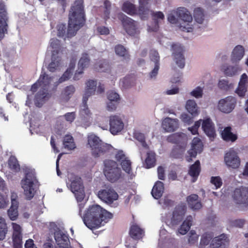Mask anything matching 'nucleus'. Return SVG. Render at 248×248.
I'll return each mask as SVG.
<instances>
[{
	"mask_svg": "<svg viewBox=\"0 0 248 248\" xmlns=\"http://www.w3.org/2000/svg\"><path fill=\"white\" fill-rule=\"evenodd\" d=\"M187 139L186 135L185 134L176 133L169 136L167 140L169 142L172 143H182L183 145V147H184Z\"/></svg>",
	"mask_w": 248,
	"mask_h": 248,
	"instance_id": "obj_26",
	"label": "nucleus"
},
{
	"mask_svg": "<svg viewBox=\"0 0 248 248\" xmlns=\"http://www.w3.org/2000/svg\"><path fill=\"white\" fill-rule=\"evenodd\" d=\"M245 54V49L241 45L236 46L232 50L231 60L232 63H238L243 58Z\"/></svg>",
	"mask_w": 248,
	"mask_h": 248,
	"instance_id": "obj_25",
	"label": "nucleus"
},
{
	"mask_svg": "<svg viewBox=\"0 0 248 248\" xmlns=\"http://www.w3.org/2000/svg\"><path fill=\"white\" fill-rule=\"evenodd\" d=\"M9 204V200L6 196L0 193V209L6 208Z\"/></svg>",
	"mask_w": 248,
	"mask_h": 248,
	"instance_id": "obj_59",
	"label": "nucleus"
},
{
	"mask_svg": "<svg viewBox=\"0 0 248 248\" xmlns=\"http://www.w3.org/2000/svg\"><path fill=\"white\" fill-rule=\"evenodd\" d=\"M88 100V97H86V96H83V108H82L80 111V115L82 120H83L84 121L88 122H90V121L91 119V115L92 113L91 112L90 110H89L87 104V102Z\"/></svg>",
	"mask_w": 248,
	"mask_h": 248,
	"instance_id": "obj_29",
	"label": "nucleus"
},
{
	"mask_svg": "<svg viewBox=\"0 0 248 248\" xmlns=\"http://www.w3.org/2000/svg\"><path fill=\"white\" fill-rule=\"evenodd\" d=\"M193 218L191 216H187L182 224L178 229V233L181 235L186 234L192 225Z\"/></svg>",
	"mask_w": 248,
	"mask_h": 248,
	"instance_id": "obj_32",
	"label": "nucleus"
},
{
	"mask_svg": "<svg viewBox=\"0 0 248 248\" xmlns=\"http://www.w3.org/2000/svg\"><path fill=\"white\" fill-rule=\"evenodd\" d=\"M12 226L13 229L12 235H22L21 233V227L16 223L13 222Z\"/></svg>",
	"mask_w": 248,
	"mask_h": 248,
	"instance_id": "obj_62",
	"label": "nucleus"
},
{
	"mask_svg": "<svg viewBox=\"0 0 248 248\" xmlns=\"http://www.w3.org/2000/svg\"><path fill=\"white\" fill-rule=\"evenodd\" d=\"M186 206L184 204L179 205L175 208L171 218L172 224L176 225L182 220L186 213Z\"/></svg>",
	"mask_w": 248,
	"mask_h": 248,
	"instance_id": "obj_24",
	"label": "nucleus"
},
{
	"mask_svg": "<svg viewBox=\"0 0 248 248\" xmlns=\"http://www.w3.org/2000/svg\"><path fill=\"white\" fill-rule=\"evenodd\" d=\"M63 145L65 148L72 150L75 148V144L73 137L70 135H66L64 138Z\"/></svg>",
	"mask_w": 248,
	"mask_h": 248,
	"instance_id": "obj_48",
	"label": "nucleus"
},
{
	"mask_svg": "<svg viewBox=\"0 0 248 248\" xmlns=\"http://www.w3.org/2000/svg\"><path fill=\"white\" fill-rule=\"evenodd\" d=\"M8 232V226L5 219L0 217V241L3 240Z\"/></svg>",
	"mask_w": 248,
	"mask_h": 248,
	"instance_id": "obj_44",
	"label": "nucleus"
},
{
	"mask_svg": "<svg viewBox=\"0 0 248 248\" xmlns=\"http://www.w3.org/2000/svg\"><path fill=\"white\" fill-rule=\"evenodd\" d=\"M130 235L135 239L141 238L143 235V232L138 225H133L130 228Z\"/></svg>",
	"mask_w": 248,
	"mask_h": 248,
	"instance_id": "obj_40",
	"label": "nucleus"
},
{
	"mask_svg": "<svg viewBox=\"0 0 248 248\" xmlns=\"http://www.w3.org/2000/svg\"><path fill=\"white\" fill-rule=\"evenodd\" d=\"M185 108L193 116H196L200 113L199 108L196 101L193 99H189L186 101Z\"/></svg>",
	"mask_w": 248,
	"mask_h": 248,
	"instance_id": "obj_28",
	"label": "nucleus"
},
{
	"mask_svg": "<svg viewBox=\"0 0 248 248\" xmlns=\"http://www.w3.org/2000/svg\"><path fill=\"white\" fill-rule=\"evenodd\" d=\"M122 10L124 12L130 15L138 14L140 16L139 14V10L137 11L135 6L132 3L129 1H126L124 2L122 7Z\"/></svg>",
	"mask_w": 248,
	"mask_h": 248,
	"instance_id": "obj_41",
	"label": "nucleus"
},
{
	"mask_svg": "<svg viewBox=\"0 0 248 248\" xmlns=\"http://www.w3.org/2000/svg\"><path fill=\"white\" fill-rule=\"evenodd\" d=\"M194 17L198 23H203L204 21V15L201 8H197L194 10Z\"/></svg>",
	"mask_w": 248,
	"mask_h": 248,
	"instance_id": "obj_47",
	"label": "nucleus"
},
{
	"mask_svg": "<svg viewBox=\"0 0 248 248\" xmlns=\"http://www.w3.org/2000/svg\"><path fill=\"white\" fill-rule=\"evenodd\" d=\"M50 46L53 48L55 49L53 51H55L54 53L57 55L59 52V49L60 47V41L57 39L52 38L50 40Z\"/></svg>",
	"mask_w": 248,
	"mask_h": 248,
	"instance_id": "obj_58",
	"label": "nucleus"
},
{
	"mask_svg": "<svg viewBox=\"0 0 248 248\" xmlns=\"http://www.w3.org/2000/svg\"><path fill=\"white\" fill-rule=\"evenodd\" d=\"M134 138L138 140L141 144V145L144 148L147 149L148 148V144L145 140L144 135L140 132H136L134 135Z\"/></svg>",
	"mask_w": 248,
	"mask_h": 248,
	"instance_id": "obj_50",
	"label": "nucleus"
},
{
	"mask_svg": "<svg viewBox=\"0 0 248 248\" xmlns=\"http://www.w3.org/2000/svg\"><path fill=\"white\" fill-rule=\"evenodd\" d=\"M56 242L60 248H70V241L68 236L64 233L57 232L54 233Z\"/></svg>",
	"mask_w": 248,
	"mask_h": 248,
	"instance_id": "obj_23",
	"label": "nucleus"
},
{
	"mask_svg": "<svg viewBox=\"0 0 248 248\" xmlns=\"http://www.w3.org/2000/svg\"><path fill=\"white\" fill-rule=\"evenodd\" d=\"M203 87L197 86L190 92L189 94L196 98H201L203 96Z\"/></svg>",
	"mask_w": 248,
	"mask_h": 248,
	"instance_id": "obj_51",
	"label": "nucleus"
},
{
	"mask_svg": "<svg viewBox=\"0 0 248 248\" xmlns=\"http://www.w3.org/2000/svg\"><path fill=\"white\" fill-rule=\"evenodd\" d=\"M201 124V121L198 120L195 122L193 126L188 128V130L190 131L192 134L196 135L198 133V128Z\"/></svg>",
	"mask_w": 248,
	"mask_h": 248,
	"instance_id": "obj_61",
	"label": "nucleus"
},
{
	"mask_svg": "<svg viewBox=\"0 0 248 248\" xmlns=\"http://www.w3.org/2000/svg\"><path fill=\"white\" fill-rule=\"evenodd\" d=\"M150 58L151 64H160L159 54L155 50H151L150 51Z\"/></svg>",
	"mask_w": 248,
	"mask_h": 248,
	"instance_id": "obj_53",
	"label": "nucleus"
},
{
	"mask_svg": "<svg viewBox=\"0 0 248 248\" xmlns=\"http://www.w3.org/2000/svg\"><path fill=\"white\" fill-rule=\"evenodd\" d=\"M228 241L227 236L222 234L219 236L215 237L212 241V248H219L225 245Z\"/></svg>",
	"mask_w": 248,
	"mask_h": 248,
	"instance_id": "obj_34",
	"label": "nucleus"
},
{
	"mask_svg": "<svg viewBox=\"0 0 248 248\" xmlns=\"http://www.w3.org/2000/svg\"><path fill=\"white\" fill-rule=\"evenodd\" d=\"M212 235L210 233H205L203 234L202 237L200 242V247L201 248L209 244Z\"/></svg>",
	"mask_w": 248,
	"mask_h": 248,
	"instance_id": "obj_54",
	"label": "nucleus"
},
{
	"mask_svg": "<svg viewBox=\"0 0 248 248\" xmlns=\"http://www.w3.org/2000/svg\"><path fill=\"white\" fill-rule=\"evenodd\" d=\"M211 182L216 186V188H219L222 184V180L219 176L212 177L211 179Z\"/></svg>",
	"mask_w": 248,
	"mask_h": 248,
	"instance_id": "obj_63",
	"label": "nucleus"
},
{
	"mask_svg": "<svg viewBox=\"0 0 248 248\" xmlns=\"http://www.w3.org/2000/svg\"><path fill=\"white\" fill-rule=\"evenodd\" d=\"M120 164L123 170L128 174L130 175L131 178H132V169H131V162L128 157H126L123 161L120 162Z\"/></svg>",
	"mask_w": 248,
	"mask_h": 248,
	"instance_id": "obj_46",
	"label": "nucleus"
},
{
	"mask_svg": "<svg viewBox=\"0 0 248 248\" xmlns=\"http://www.w3.org/2000/svg\"><path fill=\"white\" fill-rule=\"evenodd\" d=\"M109 152H110V157L111 158H115L120 163L127 157L123 151L114 149L110 144Z\"/></svg>",
	"mask_w": 248,
	"mask_h": 248,
	"instance_id": "obj_33",
	"label": "nucleus"
},
{
	"mask_svg": "<svg viewBox=\"0 0 248 248\" xmlns=\"http://www.w3.org/2000/svg\"><path fill=\"white\" fill-rule=\"evenodd\" d=\"M176 15L180 18V29L184 31L191 32L194 29L193 18L190 13L185 8L180 7L176 12Z\"/></svg>",
	"mask_w": 248,
	"mask_h": 248,
	"instance_id": "obj_5",
	"label": "nucleus"
},
{
	"mask_svg": "<svg viewBox=\"0 0 248 248\" xmlns=\"http://www.w3.org/2000/svg\"><path fill=\"white\" fill-rule=\"evenodd\" d=\"M8 14L5 5L0 2V41L5 37V34L8 33Z\"/></svg>",
	"mask_w": 248,
	"mask_h": 248,
	"instance_id": "obj_9",
	"label": "nucleus"
},
{
	"mask_svg": "<svg viewBox=\"0 0 248 248\" xmlns=\"http://www.w3.org/2000/svg\"><path fill=\"white\" fill-rule=\"evenodd\" d=\"M201 170L200 163V161L197 160L195 163L192 165L189 170V175L192 177V182H194L196 180L198 176L199 175Z\"/></svg>",
	"mask_w": 248,
	"mask_h": 248,
	"instance_id": "obj_39",
	"label": "nucleus"
},
{
	"mask_svg": "<svg viewBox=\"0 0 248 248\" xmlns=\"http://www.w3.org/2000/svg\"><path fill=\"white\" fill-rule=\"evenodd\" d=\"M162 126L163 129L167 132H173L178 128L179 122L177 119L166 117L162 121Z\"/></svg>",
	"mask_w": 248,
	"mask_h": 248,
	"instance_id": "obj_22",
	"label": "nucleus"
},
{
	"mask_svg": "<svg viewBox=\"0 0 248 248\" xmlns=\"http://www.w3.org/2000/svg\"><path fill=\"white\" fill-rule=\"evenodd\" d=\"M199 235L193 230L190 232L189 233L188 242L190 244L196 243L198 240Z\"/></svg>",
	"mask_w": 248,
	"mask_h": 248,
	"instance_id": "obj_60",
	"label": "nucleus"
},
{
	"mask_svg": "<svg viewBox=\"0 0 248 248\" xmlns=\"http://www.w3.org/2000/svg\"><path fill=\"white\" fill-rule=\"evenodd\" d=\"M155 155L152 151H149L147 153V157L145 159V167L149 169L153 167L155 165Z\"/></svg>",
	"mask_w": 248,
	"mask_h": 248,
	"instance_id": "obj_43",
	"label": "nucleus"
},
{
	"mask_svg": "<svg viewBox=\"0 0 248 248\" xmlns=\"http://www.w3.org/2000/svg\"><path fill=\"white\" fill-rule=\"evenodd\" d=\"M108 68V64L106 60H100L94 64V69L99 72H106Z\"/></svg>",
	"mask_w": 248,
	"mask_h": 248,
	"instance_id": "obj_45",
	"label": "nucleus"
},
{
	"mask_svg": "<svg viewBox=\"0 0 248 248\" xmlns=\"http://www.w3.org/2000/svg\"><path fill=\"white\" fill-rule=\"evenodd\" d=\"M83 0H76L71 6L69 13L67 37L75 36L77 31L85 24V16Z\"/></svg>",
	"mask_w": 248,
	"mask_h": 248,
	"instance_id": "obj_2",
	"label": "nucleus"
},
{
	"mask_svg": "<svg viewBox=\"0 0 248 248\" xmlns=\"http://www.w3.org/2000/svg\"><path fill=\"white\" fill-rule=\"evenodd\" d=\"M163 192V184L160 181H158L154 185L151 193L155 199H158L161 197Z\"/></svg>",
	"mask_w": 248,
	"mask_h": 248,
	"instance_id": "obj_35",
	"label": "nucleus"
},
{
	"mask_svg": "<svg viewBox=\"0 0 248 248\" xmlns=\"http://www.w3.org/2000/svg\"><path fill=\"white\" fill-rule=\"evenodd\" d=\"M52 80L53 77L49 76L46 72L42 71L38 79V82H40L42 88L36 94L34 98V104L36 107L41 108L48 99L49 94L47 92V89Z\"/></svg>",
	"mask_w": 248,
	"mask_h": 248,
	"instance_id": "obj_3",
	"label": "nucleus"
},
{
	"mask_svg": "<svg viewBox=\"0 0 248 248\" xmlns=\"http://www.w3.org/2000/svg\"><path fill=\"white\" fill-rule=\"evenodd\" d=\"M123 117L121 114L109 116V132L113 135H116L124 129Z\"/></svg>",
	"mask_w": 248,
	"mask_h": 248,
	"instance_id": "obj_8",
	"label": "nucleus"
},
{
	"mask_svg": "<svg viewBox=\"0 0 248 248\" xmlns=\"http://www.w3.org/2000/svg\"><path fill=\"white\" fill-rule=\"evenodd\" d=\"M232 63L233 64H226L222 67V71L227 77H232L235 76L242 70V68L239 63Z\"/></svg>",
	"mask_w": 248,
	"mask_h": 248,
	"instance_id": "obj_21",
	"label": "nucleus"
},
{
	"mask_svg": "<svg viewBox=\"0 0 248 248\" xmlns=\"http://www.w3.org/2000/svg\"><path fill=\"white\" fill-rule=\"evenodd\" d=\"M13 248H23L22 235H12Z\"/></svg>",
	"mask_w": 248,
	"mask_h": 248,
	"instance_id": "obj_52",
	"label": "nucleus"
},
{
	"mask_svg": "<svg viewBox=\"0 0 248 248\" xmlns=\"http://www.w3.org/2000/svg\"><path fill=\"white\" fill-rule=\"evenodd\" d=\"M183 48L179 44H173L171 45V51L173 61L178 66L182 68L185 66V59L183 55Z\"/></svg>",
	"mask_w": 248,
	"mask_h": 248,
	"instance_id": "obj_15",
	"label": "nucleus"
},
{
	"mask_svg": "<svg viewBox=\"0 0 248 248\" xmlns=\"http://www.w3.org/2000/svg\"><path fill=\"white\" fill-rule=\"evenodd\" d=\"M202 143L200 139L194 138L191 144V148L188 151L189 156L186 157V160L189 162L191 161V157H195L197 153H200L202 150Z\"/></svg>",
	"mask_w": 248,
	"mask_h": 248,
	"instance_id": "obj_19",
	"label": "nucleus"
},
{
	"mask_svg": "<svg viewBox=\"0 0 248 248\" xmlns=\"http://www.w3.org/2000/svg\"><path fill=\"white\" fill-rule=\"evenodd\" d=\"M235 104L236 100L234 97L228 96L218 101L217 108L222 112L229 113L234 109Z\"/></svg>",
	"mask_w": 248,
	"mask_h": 248,
	"instance_id": "obj_11",
	"label": "nucleus"
},
{
	"mask_svg": "<svg viewBox=\"0 0 248 248\" xmlns=\"http://www.w3.org/2000/svg\"><path fill=\"white\" fill-rule=\"evenodd\" d=\"M187 202L189 206L193 210H198L202 208L201 202L198 200V196L192 194L187 198Z\"/></svg>",
	"mask_w": 248,
	"mask_h": 248,
	"instance_id": "obj_31",
	"label": "nucleus"
},
{
	"mask_svg": "<svg viewBox=\"0 0 248 248\" xmlns=\"http://www.w3.org/2000/svg\"><path fill=\"white\" fill-rule=\"evenodd\" d=\"M234 201L237 204H248V186L236 188L232 195Z\"/></svg>",
	"mask_w": 248,
	"mask_h": 248,
	"instance_id": "obj_16",
	"label": "nucleus"
},
{
	"mask_svg": "<svg viewBox=\"0 0 248 248\" xmlns=\"http://www.w3.org/2000/svg\"><path fill=\"white\" fill-rule=\"evenodd\" d=\"M36 181V178L34 174L31 172L27 173L24 179L21 180V186L24 189L27 200H30L34 197L35 191L33 188V185Z\"/></svg>",
	"mask_w": 248,
	"mask_h": 248,
	"instance_id": "obj_6",
	"label": "nucleus"
},
{
	"mask_svg": "<svg viewBox=\"0 0 248 248\" xmlns=\"http://www.w3.org/2000/svg\"><path fill=\"white\" fill-rule=\"evenodd\" d=\"M11 205L10 208L7 210V215L9 218L13 221L16 220L18 217V206L19 202L18 196L15 192L11 194Z\"/></svg>",
	"mask_w": 248,
	"mask_h": 248,
	"instance_id": "obj_13",
	"label": "nucleus"
},
{
	"mask_svg": "<svg viewBox=\"0 0 248 248\" xmlns=\"http://www.w3.org/2000/svg\"><path fill=\"white\" fill-rule=\"evenodd\" d=\"M218 86L221 89L227 90L232 88L233 87V84L229 83L227 80L221 79L218 81Z\"/></svg>",
	"mask_w": 248,
	"mask_h": 248,
	"instance_id": "obj_55",
	"label": "nucleus"
},
{
	"mask_svg": "<svg viewBox=\"0 0 248 248\" xmlns=\"http://www.w3.org/2000/svg\"><path fill=\"white\" fill-rule=\"evenodd\" d=\"M146 8L148 9L149 11V13L148 14H146V16L143 18H140L142 19H146L150 15H152L153 16V19L154 20L155 22V25L153 27H151L150 26H148V31L149 32H152V31H156L159 28L158 24L161 22V21H162L164 19V14L161 12H156L155 13H153L151 11H150L148 8V6L147 5L144 6V9H143L142 12H144V14H145Z\"/></svg>",
	"mask_w": 248,
	"mask_h": 248,
	"instance_id": "obj_12",
	"label": "nucleus"
},
{
	"mask_svg": "<svg viewBox=\"0 0 248 248\" xmlns=\"http://www.w3.org/2000/svg\"><path fill=\"white\" fill-rule=\"evenodd\" d=\"M121 101L120 95L114 90L109 92V111L115 110Z\"/></svg>",
	"mask_w": 248,
	"mask_h": 248,
	"instance_id": "obj_27",
	"label": "nucleus"
},
{
	"mask_svg": "<svg viewBox=\"0 0 248 248\" xmlns=\"http://www.w3.org/2000/svg\"><path fill=\"white\" fill-rule=\"evenodd\" d=\"M67 185L74 194L78 202H82L85 197L84 186L81 178L74 173L68 175Z\"/></svg>",
	"mask_w": 248,
	"mask_h": 248,
	"instance_id": "obj_4",
	"label": "nucleus"
},
{
	"mask_svg": "<svg viewBox=\"0 0 248 248\" xmlns=\"http://www.w3.org/2000/svg\"><path fill=\"white\" fill-rule=\"evenodd\" d=\"M98 197L102 201L108 203V189H102L98 191Z\"/></svg>",
	"mask_w": 248,
	"mask_h": 248,
	"instance_id": "obj_56",
	"label": "nucleus"
},
{
	"mask_svg": "<svg viewBox=\"0 0 248 248\" xmlns=\"http://www.w3.org/2000/svg\"><path fill=\"white\" fill-rule=\"evenodd\" d=\"M86 87L85 89V95L86 97H89L94 93L96 88V81L93 80H89L86 83Z\"/></svg>",
	"mask_w": 248,
	"mask_h": 248,
	"instance_id": "obj_38",
	"label": "nucleus"
},
{
	"mask_svg": "<svg viewBox=\"0 0 248 248\" xmlns=\"http://www.w3.org/2000/svg\"><path fill=\"white\" fill-rule=\"evenodd\" d=\"M75 112H67L64 115L65 120L69 123H72L76 118Z\"/></svg>",
	"mask_w": 248,
	"mask_h": 248,
	"instance_id": "obj_64",
	"label": "nucleus"
},
{
	"mask_svg": "<svg viewBox=\"0 0 248 248\" xmlns=\"http://www.w3.org/2000/svg\"><path fill=\"white\" fill-rule=\"evenodd\" d=\"M88 145L92 150V155L94 157L98 156L101 153L103 152L102 141L94 134H91L88 136Z\"/></svg>",
	"mask_w": 248,
	"mask_h": 248,
	"instance_id": "obj_10",
	"label": "nucleus"
},
{
	"mask_svg": "<svg viewBox=\"0 0 248 248\" xmlns=\"http://www.w3.org/2000/svg\"><path fill=\"white\" fill-rule=\"evenodd\" d=\"M78 214L82 218L84 224L89 229H98L102 225H104V223L106 222L105 220L108 215V212L101 206L98 204L89 206L85 210L83 215L81 214V210L84 204L80 203L78 204Z\"/></svg>",
	"mask_w": 248,
	"mask_h": 248,
	"instance_id": "obj_1",
	"label": "nucleus"
},
{
	"mask_svg": "<svg viewBox=\"0 0 248 248\" xmlns=\"http://www.w3.org/2000/svg\"><path fill=\"white\" fill-rule=\"evenodd\" d=\"M9 168L15 172L20 170V166L17 158L14 155H11L8 160Z\"/></svg>",
	"mask_w": 248,
	"mask_h": 248,
	"instance_id": "obj_42",
	"label": "nucleus"
},
{
	"mask_svg": "<svg viewBox=\"0 0 248 248\" xmlns=\"http://www.w3.org/2000/svg\"><path fill=\"white\" fill-rule=\"evenodd\" d=\"M122 177V171L117 163L109 160V182H117Z\"/></svg>",
	"mask_w": 248,
	"mask_h": 248,
	"instance_id": "obj_20",
	"label": "nucleus"
},
{
	"mask_svg": "<svg viewBox=\"0 0 248 248\" xmlns=\"http://www.w3.org/2000/svg\"><path fill=\"white\" fill-rule=\"evenodd\" d=\"M118 198V194L114 190L109 189V206L116 207L118 205V202H113L114 201H116Z\"/></svg>",
	"mask_w": 248,
	"mask_h": 248,
	"instance_id": "obj_49",
	"label": "nucleus"
},
{
	"mask_svg": "<svg viewBox=\"0 0 248 248\" xmlns=\"http://www.w3.org/2000/svg\"><path fill=\"white\" fill-rule=\"evenodd\" d=\"M231 129V127L228 126L221 132V137L224 140L233 142L237 139V136L232 132Z\"/></svg>",
	"mask_w": 248,
	"mask_h": 248,
	"instance_id": "obj_36",
	"label": "nucleus"
},
{
	"mask_svg": "<svg viewBox=\"0 0 248 248\" xmlns=\"http://www.w3.org/2000/svg\"><path fill=\"white\" fill-rule=\"evenodd\" d=\"M124 28L126 32L131 36H136L140 33L138 24L132 19L125 16L122 20Z\"/></svg>",
	"mask_w": 248,
	"mask_h": 248,
	"instance_id": "obj_14",
	"label": "nucleus"
},
{
	"mask_svg": "<svg viewBox=\"0 0 248 248\" xmlns=\"http://www.w3.org/2000/svg\"><path fill=\"white\" fill-rule=\"evenodd\" d=\"M224 161L228 168L237 169L239 168L241 160L237 153L232 149H230L224 155Z\"/></svg>",
	"mask_w": 248,
	"mask_h": 248,
	"instance_id": "obj_7",
	"label": "nucleus"
},
{
	"mask_svg": "<svg viewBox=\"0 0 248 248\" xmlns=\"http://www.w3.org/2000/svg\"><path fill=\"white\" fill-rule=\"evenodd\" d=\"M115 51L117 55L126 58L128 52L126 49L122 45H118L115 47Z\"/></svg>",
	"mask_w": 248,
	"mask_h": 248,
	"instance_id": "obj_57",
	"label": "nucleus"
},
{
	"mask_svg": "<svg viewBox=\"0 0 248 248\" xmlns=\"http://www.w3.org/2000/svg\"><path fill=\"white\" fill-rule=\"evenodd\" d=\"M75 92V88L72 85H70L66 87L62 93V98L64 102H67L71 98Z\"/></svg>",
	"mask_w": 248,
	"mask_h": 248,
	"instance_id": "obj_37",
	"label": "nucleus"
},
{
	"mask_svg": "<svg viewBox=\"0 0 248 248\" xmlns=\"http://www.w3.org/2000/svg\"><path fill=\"white\" fill-rule=\"evenodd\" d=\"M201 121L202 128L205 134L210 138H214L216 136L215 126L212 120L209 118L200 119Z\"/></svg>",
	"mask_w": 248,
	"mask_h": 248,
	"instance_id": "obj_17",
	"label": "nucleus"
},
{
	"mask_svg": "<svg viewBox=\"0 0 248 248\" xmlns=\"http://www.w3.org/2000/svg\"><path fill=\"white\" fill-rule=\"evenodd\" d=\"M90 61V60L87 54H84L82 55L78 62V69L73 78L75 80L79 79L81 75L83 73L84 69L87 68L89 65Z\"/></svg>",
	"mask_w": 248,
	"mask_h": 248,
	"instance_id": "obj_18",
	"label": "nucleus"
},
{
	"mask_svg": "<svg viewBox=\"0 0 248 248\" xmlns=\"http://www.w3.org/2000/svg\"><path fill=\"white\" fill-rule=\"evenodd\" d=\"M55 51L52 52L51 62L48 64V70L51 72H55L61 65V58L54 53Z\"/></svg>",
	"mask_w": 248,
	"mask_h": 248,
	"instance_id": "obj_30",
	"label": "nucleus"
}]
</instances>
